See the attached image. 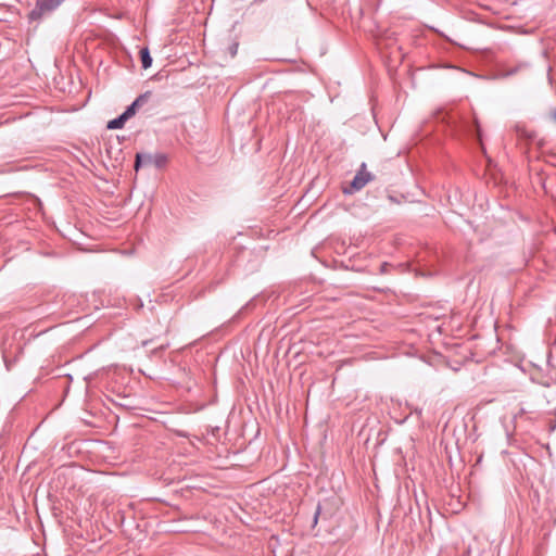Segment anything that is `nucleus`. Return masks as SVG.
Listing matches in <instances>:
<instances>
[{"instance_id":"nucleus-1","label":"nucleus","mask_w":556,"mask_h":556,"mask_svg":"<svg viewBox=\"0 0 556 556\" xmlns=\"http://www.w3.org/2000/svg\"><path fill=\"white\" fill-rule=\"evenodd\" d=\"M65 0H36L35 8L28 13L29 23L41 22L50 16Z\"/></svg>"},{"instance_id":"nucleus-2","label":"nucleus","mask_w":556,"mask_h":556,"mask_svg":"<svg viewBox=\"0 0 556 556\" xmlns=\"http://www.w3.org/2000/svg\"><path fill=\"white\" fill-rule=\"evenodd\" d=\"M366 168V163H362L350 185L342 188V192L344 194H353L362 190L369 181L374 179V175Z\"/></svg>"},{"instance_id":"nucleus-3","label":"nucleus","mask_w":556,"mask_h":556,"mask_svg":"<svg viewBox=\"0 0 556 556\" xmlns=\"http://www.w3.org/2000/svg\"><path fill=\"white\" fill-rule=\"evenodd\" d=\"M151 96V92L150 91H147L142 94H140L123 113V116H126V119H129L130 117H132L137 110L142 106L147 101L148 99L150 98Z\"/></svg>"},{"instance_id":"nucleus-4","label":"nucleus","mask_w":556,"mask_h":556,"mask_svg":"<svg viewBox=\"0 0 556 556\" xmlns=\"http://www.w3.org/2000/svg\"><path fill=\"white\" fill-rule=\"evenodd\" d=\"M146 165H154L157 168H162L167 163V156L164 153L149 154L143 153Z\"/></svg>"},{"instance_id":"nucleus-5","label":"nucleus","mask_w":556,"mask_h":556,"mask_svg":"<svg viewBox=\"0 0 556 556\" xmlns=\"http://www.w3.org/2000/svg\"><path fill=\"white\" fill-rule=\"evenodd\" d=\"M140 60H141L142 67L144 70L149 68L152 65V58L150 55V51L148 48H142L140 50Z\"/></svg>"},{"instance_id":"nucleus-6","label":"nucleus","mask_w":556,"mask_h":556,"mask_svg":"<svg viewBox=\"0 0 556 556\" xmlns=\"http://www.w3.org/2000/svg\"><path fill=\"white\" fill-rule=\"evenodd\" d=\"M126 121V116H123V114H121L118 117L110 121L106 127L109 129H121L124 127Z\"/></svg>"},{"instance_id":"nucleus-7","label":"nucleus","mask_w":556,"mask_h":556,"mask_svg":"<svg viewBox=\"0 0 556 556\" xmlns=\"http://www.w3.org/2000/svg\"><path fill=\"white\" fill-rule=\"evenodd\" d=\"M517 135L520 138H525L527 140H532L535 137L534 131L527 130L523 126L517 125L515 127Z\"/></svg>"},{"instance_id":"nucleus-8","label":"nucleus","mask_w":556,"mask_h":556,"mask_svg":"<svg viewBox=\"0 0 556 556\" xmlns=\"http://www.w3.org/2000/svg\"><path fill=\"white\" fill-rule=\"evenodd\" d=\"M142 166H147L144 163V155L143 153H137L135 160V170L138 172Z\"/></svg>"},{"instance_id":"nucleus-9","label":"nucleus","mask_w":556,"mask_h":556,"mask_svg":"<svg viewBox=\"0 0 556 556\" xmlns=\"http://www.w3.org/2000/svg\"><path fill=\"white\" fill-rule=\"evenodd\" d=\"M320 511H321V507H320V505H318V506L316 507V510H315V514H314V518H313V526H316V525H317V521H318V518H319Z\"/></svg>"},{"instance_id":"nucleus-10","label":"nucleus","mask_w":556,"mask_h":556,"mask_svg":"<svg viewBox=\"0 0 556 556\" xmlns=\"http://www.w3.org/2000/svg\"><path fill=\"white\" fill-rule=\"evenodd\" d=\"M237 51H238V43H237V42H233V43L229 47V53H230V55L233 58V56L237 54Z\"/></svg>"},{"instance_id":"nucleus-11","label":"nucleus","mask_w":556,"mask_h":556,"mask_svg":"<svg viewBox=\"0 0 556 556\" xmlns=\"http://www.w3.org/2000/svg\"><path fill=\"white\" fill-rule=\"evenodd\" d=\"M389 267H390V264H388V263H386V262H384V263H382V264L380 265V273H381V274H387V273L389 271Z\"/></svg>"},{"instance_id":"nucleus-12","label":"nucleus","mask_w":556,"mask_h":556,"mask_svg":"<svg viewBox=\"0 0 556 556\" xmlns=\"http://www.w3.org/2000/svg\"><path fill=\"white\" fill-rule=\"evenodd\" d=\"M549 116H551V119L556 123V106L554 109L551 110V113H549Z\"/></svg>"},{"instance_id":"nucleus-13","label":"nucleus","mask_w":556,"mask_h":556,"mask_svg":"<svg viewBox=\"0 0 556 556\" xmlns=\"http://www.w3.org/2000/svg\"><path fill=\"white\" fill-rule=\"evenodd\" d=\"M515 73H516V70H511V71H509V72L507 73V75H513V74H515Z\"/></svg>"}]
</instances>
